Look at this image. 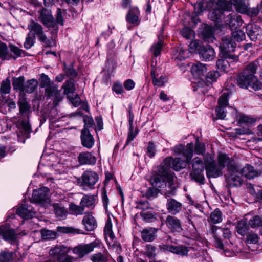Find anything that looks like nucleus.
<instances>
[{
  "label": "nucleus",
  "mask_w": 262,
  "mask_h": 262,
  "mask_svg": "<svg viewBox=\"0 0 262 262\" xmlns=\"http://www.w3.org/2000/svg\"><path fill=\"white\" fill-rule=\"evenodd\" d=\"M259 67L260 64L258 60L247 64L237 78V84L243 89L251 88L255 91L260 90L262 83L255 75Z\"/></svg>",
  "instance_id": "nucleus-1"
},
{
  "label": "nucleus",
  "mask_w": 262,
  "mask_h": 262,
  "mask_svg": "<svg viewBox=\"0 0 262 262\" xmlns=\"http://www.w3.org/2000/svg\"><path fill=\"white\" fill-rule=\"evenodd\" d=\"M193 144L189 143L187 148L184 152V156H183L184 160H181L179 158L173 159L171 157L165 158L163 162L161 164V168L163 169V170H160V172L164 174H166L167 170L168 171L170 168H172L177 171L185 168L187 164L190 163L193 156Z\"/></svg>",
  "instance_id": "nucleus-2"
},
{
  "label": "nucleus",
  "mask_w": 262,
  "mask_h": 262,
  "mask_svg": "<svg viewBox=\"0 0 262 262\" xmlns=\"http://www.w3.org/2000/svg\"><path fill=\"white\" fill-rule=\"evenodd\" d=\"M218 5L221 8H215L209 15V18L214 21H218L222 18L224 10L230 11L232 9V5L234 6L236 11L241 13L246 12V8L248 6V3L245 0H230L229 2L225 0H220Z\"/></svg>",
  "instance_id": "nucleus-3"
},
{
  "label": "nucleus",
  "mask_w": 262,
  "mask_h": 262,
  "mask_svg": "<svg viewBox=\"0 0 262 262\" xmlns=\"http://www.w3.org/2000/svg\"><path fill=\"white\" fill-rule=\"evenodd\" d=\"M16 235L13 229L6 226H0V241L2 239L13 241ZM13 258V254L11 252H3L0 253V262H10Z\"/></svg>",
  "instance_id": "nucleus-4"
},
{
  "label": "nucleus",
  "mask_w": 262,
  "mask_h": 262,
  "mask_svg": "<svg viewBox=\"0 0 262 262\" xmlns=\"http://www.w3.org/2000/svg\"><path fill=\"white\" fill-rule=\"evenodd\" d=\"M39 20L44 25L55 37L58 30V26L54 20L50 10L43 8L39 11Z\"/></svg>",
  "instance_id": "nucleus-5"
},
{
  "label": "nucleus",
  "mask_w": 262,
  "mask_h": 262,
  "mask_svg": "<svg viewBox=\"0 0 262 262\" xmlns=\"http://www.w3.org/2000/svg\"><path fill=\"white\" fill-rule=\"evenodd\" d=\"M192 171L190 173L192 178L200 184L204 183V176L203 174L204 164L199 157L193 159L192 163Z\"/></svg>",
  "instance_id": "nucleus-6"
},
{
  "label": "nucleus",
  "mask_w": 262,
  "mask_h": 262,
  "mask_svg": "<svg viewBox=\"0 0 262 262\" xmlns=\"http://www.w3.org/2000/svg\"><path fill=\"white\" fill-rule=\"evenodd\" d=\"M220 49L223 54V56L226 58L233 59L234 61H237L238 60L237 56L230 53V52L234 51V48L236 47L235 42L230 37L227 36L223 37Z\"/></svg>",
  "instance_id": "nucleus-7"
},
{
  "label": "nucleus",
  "mask_w": 262,
  "mask_h": 262,
  "mask_svg": "<svg viewBox=\"0 0 262 262\" xmlns=\"http://www.w3.org/2000/svg\"><path fill=\"white\" fill-rule=\"evenodd\" d=\"M204 161L208 178H217L222 174V170L218 164L217 165L216 164L214 158L211 155L206 156Z\"/></svg>",
  "instance_id": "nucleus-8"
},
{
  "label": "nucleus",
  "mask_w": 262,
  "mask_h": 262,
  "mask_svg": "<svg viewBox=\"0 0 262 262\" xmlns=\"http://www.w3.org/2000/svg\"><path fill=\"white\" fill-rule=\"evenodd\" d=\"M29 34L32 36L37 37L39 41L44 42L47 46H50L47 43V37L43 31L42 26L37 22L31 20L28 24Z\"/></svg>",
  "instance_id": "nucleus-9"
},
{
  "label": "nucleus",
  "mask_w": 262,
  "mask_h": 262,
  "mask_svg": "<svg viewBox=\"0 0 262 262\" xmlns=\"http://www.w3.org/2000/svg\"><path fill=\"white\" fill-rule=\"evenodd\" d=\"M81 179L80 186L84 190H89L94 188V185L98 181L99 176L94 171L86 170L82 174Z\"/></svg>",
  "instance_id": "nucleus-10"
},
{
  "label": "nucleus",
  "mask_w": 262,
  "mask_h": 262,
  "mask_svg": "<svg viewBox=\"0 0 262 262\" xmlns=\"http://www.w3.org/2000/svg\"><path fill=\"white\" fill-rule=\"evenodd\" d=\"M67 253L66 248L62 246L55 247L50 251V256L57 259L55 262H72L73 258L68 255Z\"/></svg>",
  "instance_id": "nucleus-11"
},
{
  "label": "nucleus",
  "mask_w": 262,
  "mask_h": 262,
  "mask_svg": "<svg viewBox=\"0 0 262 262\" xmlns=\"http://www.w3.org/2000/svg\"><path fill=\"white\" fill-rule=\"evenodd\" d=\"M49 193V190L47 187H42L38 190H34L31 199L32 202L45 206L50 202Z\"/></svg>",
  "instance_id": "nucleus-12"
},
{
  "label": "nucleus",
  "mask_w": 262,
  "mask_h": 262,
  "mask_svg": "<svg viewBox=\"0 0 262 262\" xmlns=\"http://www.w3.org/2000/svg\"><path fill=\"white\" fill-rule=\"evenodd\" d=\"M163 171V169L161 168V164L157 167V173L154 174L150 179V182L154 187H160V184L162 181L167 180L169 185H171L173 180L172 176L167 170V174H164L160 172Z\"/></svg>",
  "instance_id": "nucleus-13"
},
{
  "label": "nucleus",
  "mask_w": 262,
  "mask_h": 262,
  "mask_svg": "<svg viewBox=\"0 0 262 262\" xmlns=\"http://www.w3.org/2000/svg\"><path fill=\"white\" fill-rule=\"evenodd\" d=\"M100 245L99 241H95L88 244L79 245L73 248V252L80 258H82L85 255L93 251L94 248L99 246Z\"/></svg>",
  "instance_id": "nucleus-14"
},
{
  "label": "nucleus",
  "mask_w": 262,
  "mask_h": 262,
  "mask_svg": "<svg viewBox=\"0 0 262 262\" xmlns=\"http://www.w3.org/2000/svg\"><path fill=\"white\" fill-rule=\"evenodd\" d=\"M229 95L223 93L219 98L218 106L215 109L216 116L219 119H224L226 116V108L228 105Z\"/></svg>",
  "instance_id": "nucleus-15"
},
{
  "label": "nucleus",
  "mask_w": 262,
  "mask_h": 262,
  "mask_svg": "<svg viewBox=\"0 0 262 262\" xmlns=\"http://www.w3.org/2000/svg\"><path fill=\"white\" fill-rule=\"evenodd\" d=\"M162 248L165 251H169L181 256H185L188 254L192 256L191 252L193 251L191 247L188 248L184 246L163 245Z\"/></svg>",
  "instance_id": "nucleus-16"
},
{
  "label": "nucleus",
  "mask_w": 262,
  "mask_h": 262,
  "mask_svg": "<svg viewBox=\"0 0 262 262\" xmlns=\"http://www.w3.org/2000/svg\"><path fill=\"white\" fill-rule=\"evenodd\" d=\"M232 170L233 171H228V176L226 178L228 185L230 187L240 186L242 183V179L237 166Z\"/></svg>",
  "instance_id": "nucleus-17"
},
{
  "label": "nucleus",
  "mask_w": 262,
  "mask_h": 262,
  "mask_svg": "<svg viewBox=\"0 0 262 262\" xmlns=\"http://www.w3.org/2000/svg\"><path fill=\"white\" fill-rule=\"evenodd\" d=\"M200 58L204 61H210L215 57L214 50L210 46H201L198 49Z\"/></svg>",
  "instance_id": "nucleus-18"
},
{
  "label": "nucleus",
  "mask_w": 262,
  "mask_h": 262,
  "mask_svg": "<svg viewBox=\"0 0 262 262\" xmlns=\"http://www.w3.org/2000/svg\"><path fill=\"white\" fill-rule=\"evenodd\" d=\"M217 163L222 170L227 167L228 171H232V169L236 167L234 161L225 154H220L218 155Z\"/></svg>",
  "instance_id": "nucleus-19"
},
{
  "label": "nucleus",
  "mask_w": 262,
  "mask_h": 262,
  "mask_svg": "<svg viewBox=\"0 0 262 262\" xmlns=\"http://www.w3.org/2000/svg\"><path fill=\"white\" fill-rule=\"evenodd\" d=\"M246 31L252 41H255L260 39L262 36V30L256 25L248 24L246 27Z\"/></svg>",
  "instance_id": "nucleus-20"
},
{
  "label": "nucleus",
  "mask_w": 262,
  "mask_h": 262,
  "mask_svg": "<svg viewBox=\"0 0 262 262\" xmlns=\"http://www.w3.org/2000/svg\"><path fill=\"white\" fill-rule=\"evenodd\" d=\"M207 70L206 65L199 62L194 63L191 68L192 75L198 79H202L205 77Z\"/></svg>",
  "instance_id": "nucleus-21"
},
{
  "label": "nucleus",
  "mask_w": 262,
  "mask_h": 262,
  "mask_svg": "<svg viewBox=\"0 0 262 262\" xmlns=\"http://www.w3.org/2000/svg\"><path fill=\"white\" fill-rule=\"evenodd\" d=\"M165 222L167 227L172 232L180 233L182 231L181 222L176 217L169 215L166 217Z\"/></svg>",
  "instance_id": "nucleus-22"
},
{
  "label": "nucleus",
  "mask_w": 262,
  "mask_h": 262,
  "mask_svg": "<svg viewBox=\"0 0 262 262\" xmlns=\"http://www.w3.org/2000/svg\"><path fill=\"white\" fill-rule=\"evenodd\" d=\"M17 214L25 219H29L34 217L35 212L33 207L30 205L22 204L20 206L17 211Z\"/></svg>",
  "instance_id": "nucleus-23"
},
{
  "label": "nucleus",
  "mask_w": 262,
  "mask_h": 262,
  "mask_svg": "<svg viewBox=\"0 0 262 262\" xmlns=\"http://www.w3.org/2000/svg\"><path fill=\"white\" fill-rule=\"evenodd\" d=\"M225 22L232 30L233 28L237 29L243 24L241 16L234 13H231L227 15L225 18Z\"/></svg>",
  "instance_id": "nucleus-24"
},
{
  "label": "nucleus",
  "mask_w": 262,
  "mask_h": 262,
  "mask_svg": "<svg viewBox=\"0 0 262 262\" xmlns=\"http://www.w3.org/2000/svg\"><path fill=\"white\" fill-rule=\"evenodd\" d=\"M46 94L49 97H54V104L57 105L62 100L63 96L58 90L57 86L55 85H50L46 88Z\"/></svg>",
  "instance_id": "nucleus-25"
},
{
  "label": "nucleus",
  "mask_w": 262,
  "mask_h": 262,
  "mask_svg": "<svg viewBox=\"0 0 262 262\" xmlns=\"http://www.w3.org/2000/svg\"><path fill=\"white\" fill-rule=\"evenodd\" d=\"M81 139L83 146L91 148L94 144V140L87 128H83L81 131Z\"/></svg>",
  "instance_id": "nucleus-26"
},
{
  "label": "nucleus",
  "mask_w": 262,
  "mask_h": 262,
  "mask_svg": "<svg viewBox=\"0 0 262 262\" xmlns=\"http://www.w3.org/2000/svg\"><path fill=\"white\" fill-rule=\"evenodd\" d=\"M80 165H94L96 159L90 152H83L79 154L78 157Z\"/></svg>",
  "instance_id": "nucleus-27"
},
{
  "label": "nucleus",
  "mask_w": 262,
  "mask_h": 262,
  "mask_svg": "<svg viewBox=\"0 0 262 262\" xmlns=\"http://www.w3.org/2000/svg\"><path fill=\"white\" fill-rule=\"evenodd\" d=\"M96 202V196L90 194H84L82 196L80 205L83 209L85 208L93 209L94 208Z\"/></svg>",
  "instance_id": "nucleus-28"
},
{
  "label": "nucleus",
  "mask_w": 262,
  "mask_h": 262,
  "mask_svg": "<svg viewBox=\"0 0 262 262\" xmlns=\"http://www.w3.org/2000/svg\"><path fill=\"white\" fill-rule=\"evenodd\" d=\"M87 231H93L97 226L96 221L95 217L90 213H85L82 221Z\"/></svg>",
  "instance_id": "nucleus-29"
},
{
  "label": "nucleus",
  "mask_w": 262,
  "mask_h": 262,
  "mask_svg": "<svg viewBox=\"0 0 262 262\" xmlns=\"http://www.w3.org/2000/svg\"><path fill=\"white\" fill-rule=\"evenodd\" d=\"M182 204L173 199H168L166 203V207L169 213L177 214L182 210Z\"/></svg>",
  "instance_id": "nucleus-30"
},
{
  "label": "nucleus",
  "mask_w": 262,
  "mask_h": 262,
  "mask_svg": "<svg viewBox=\"0 0 262 262\" xmlns=\"http://www.w3.org/2000/svg\"><path fill=\"white\" fill-rule=\"evenodd\" d=\"M140 15V11L136 7H133L129 9V10L126 15V20L127 22L138 25L139 23V16Z\"/></svg>",
  "instance_id": "nucleus-31"
},
{
  "label": "nucleus",
  "mask_w": 262,
  "mask_h": 262,
  "mask_svg": "<svg viewBox=\"0 0 262 262\" xmlns=\"http://www.w3.org/2000/svg\"><path fill=\"white\" fill-rule=\"evenodd\" d=\"M239 172L241 175L249 179H253L260 174L249 164H246Z\"/></svg>",
  "instance_id": "nucleus-32"
},
{
  "label": "nucleus",
  "mask_w": 262,
  "mask_h": 262,
  "mask_svg": "<svg viewBox=\"0 0 262 262\" xmlns=\"http://www.w3.org/2000/svg\"><path fill=\"white\" fill-rule=\"evenodd\" d=\"M157 231L154 228H145L141 232V237L145 242H151L156 237Z\"/></svg>",
  "instance_id": "nucleus-33"
},
{
  "label": "nucleus",
  "mask_w": 262,
  "mask_h": 262,
  "mask_svg": "<svg viewBox=\"0 0 262 262\" xmlns=\"http://www.w3.org/2000/svg\"><path fill=\"white\" fill-rule=\"evenodd\" d=\"M62 89L63 90L64 95L67 98H70V96L73 95L76 90L73 79L67 80L62 86Z\"/></svg>",
  "instance_id": "nucleus-34"
},
{
  "label": "nucleus",
  "mask_w": 262,
  "mask_h": 262,
  "mask_svg": "<svg viewBox=\"0 0 262 262\" xmlns=\"http://www.w3.org/2000/svg\"><path fill=\"white\" fill-rule=\"evenodd\" d=\"M256 122V119L245 115L240 116L238 123L242 127H250L253 126Z\"/></svg>",
  "instance_id": "nucleus-35"
},
{
  "label": "nucleus",
  "mask_w": 262,
  "mask_h": 262,
  "mask_svg": "<svg viewBox=\"0 0 262 262\" xmlns=\"http://www.w3.org/2000/svg\"><path fill=\"white\" fill-rule=\"evenodd\" d=\"M189 54V51L185 50L183 47L179 46L176 48L174 56L176 59L182 61L188 58Z\"/></svg>",
  "instance_id": "nucleus-36"
},
{
  "label": "nucleus",
  "mask_w": 262,
  "mask_h": 262,
  "mask_svg": "<svg viewBox=\"0 0 262 262\" xmlns=\"http://www.w3.org/2000/svg\"><path fill=\"white\" fill-rule=\"evenodd\" d=\"M249 191L256 201L262 203V188L258 186H251Z\"/></svg>",
  "instance_id": "nucleus-37"
},
{
  "label": "nucleus",
  "mask_w": 262,
  "mask_h": 262,
  "mask_svg": "<svg viewBox=\"0 0 262 262\" xmlns=\"http://www.w3.org/2000/svg\"><path fill=\"white\" fill-rule=\"evenodd\" d=\"M104 232L107 243V239L109 241H112L116 238L112 231V224L110 219H108L106 223Z\"/></svg>",
  "instance_id": "nucleus-38"
},
{
  "label": "nucleus",
  "mask_w": 262,
  "mask_h": 262,
  "mask_svg": "<svg viewBox=\"0 0 262 262\" xmlns=\"http://www.w3.org/2000/svg\"><path fill=\"white\" fill-rule=\"evenodd\" d=\"M38 85V82L36 79H32L28 80L25 83L23 92L28 93L33 92Z\"/></svg>",
  "instance_id": "nucleus-39"
},
{
  "label": "nucleus",
  "mask_w": 262,
  "mask_h": 262,
  "mask_svg": "<svg viewBox=\"0 0 262 262\" xmlns=\"http://www.w3.org/2000/svg\"><path fill=\"white\" fill-rule=\"evenodd\" d=\"M53 207L57 217L63 219L66 216L68 211L61 204L55 203L53 204Z\"/></svg>",
  "instance_id": "nucleus-40"
},
{
  "label": "nucleus",
  "mask_w": 262,
  "mask_h": 262,
  "mask_svg": "<svg viewBox=\"0 0 262 262\" xmlns=\"http://www.w3.org/2000/svg\"><path fill=\"white\" fill-rule=\"evenodd\" d=\"M57 230L60 233L74 234H84L81 230L72 227H58Z\"/></svg>",
  "instance_id": "nucleus-41"
},
{
  "label": "nucleus",
  "mask_w": 262,
  "mask_h": 262,
  "mask_svg": "<svg viewBox=\"0 0 262 262\" xmlns=\"http://www.w3.org/2000/svg\"><path fill=\"white\" fill-rule=\"evenodd\" d=\"M109 254L107 253H98L91 256L90 259L93 262H107Z\"/></svg>",
  "instance_id": "nucleus-42"
},
{
  "label": "nucleus",
  "mask_w": 262,
  "mask_h": 262,
  "mask_svg": "<svg viewBox=\"0 0 262 262\" xmlns=\"http://www.w3.org/2000/svg\"><path fill=\"white\" fill-rule=\"evenodd\" d=\"M222 221V214L218 209L214 210L210 215L209 222L212 224H217Z\"/></svg>",
  "instance_id": "nucleus-43"
},
{
  "label": "nucleus",
  "mask_w": 262,
  "mask_h": 262,
  "mask_svg": "<svg viewBox=\"0 0 262 262\" xmlns=\"http://www.w3.org/2000/svg\"><path fill=\"white\" fill-rule=\"evenodd\" d=\"M223 59L217 60L216 66L217 69L224 72H226L228 71V67H229V62L228 59L233 60V59L226 58L224 56H223Z\"/></svg>",
  "instance_id": "nucleus-44"
},
{
  "label": "nucleus",
  "mask_w": 262,
  "mask_h": 262,
  "mask_svg": "<svg viewBox=\"0 0 262 262\" xmlns=\"http://www.w3.org/2000/svg\"><path fill=\"white\" fill-rule=\"evenodd\" d=\"M25 78L23 76L14 78L13 79V86L14 90H18L23 92Z\"/></svg>",
  "instance_id": "nucleus-45"
},
{
  "label": "nucleus",
  "mask_w": 262,
  "mask_h": 262,
  "mask_svg": "<svg viewBox=\"0 0 262 262\" xmlns=\"http://www.w3.org/2000/svg\"><path fill=\"white\" fill-rule=\"evenodd\" d=\"M19 107V112L22 116L28 115L30 112V106L29 104L25 100L19 101L18 102Z\"/></svg>",
  "instance_id": "nucleus-46"
},
{
  "label": "nucleus",
  "mask_w": 262,
  "mask_h": 262,
  "mask_svg": "<svg viewBox=\"0 0 262 262\" xmlns=\"http://www.w3.org/2000/svg\"><path fill=\"white\" fill-rule=\"evenodd\" d=\"M11 90V82L8 79L3 80L1 85L0 92L3 95L8 94L10 93Z\"/></svg>",
  "instance_id": "nucleus-47"
},
{
  "label": "nucleus",
  "mask_w": 262,
  "mask_h": 262,
  "mask_svg": "<svg viewBox=\"0 0 262 262\" xmlns=\"http://www.w3.org/2000/svg\"><path fill=\"white\" fill-rule=\"evenodd\" d=\"M231 34L232 37L237 41L243 40L246 37L244 31L237 28L235 29L234 31L232 30Z\"/></svg>",
  "instance_id": "nucleus-48"
},
{
  "label": "nucleus",
  "mask_w": 262,
  "mask_h": 262,
  "mask_svg": "<svg viewBox=\"0 0 262 262\" xmlns=\"http://www.w3.org/2000/svg\"><path fill=\"white\" fill-rule=\"evenodd\" d=\"M236 231L241 235L246 234L248 231V226L246 222L244 221H239L236 226Z\"/></svg>",
  "instance_id": "nucleus-49"
},
{
  "label": "nucleus",
  "mask_w": 262,
  "mask_h": 262,
  "mask_svg": "<svg viewBox=\"0 0 262 262\" xmlns=\"http://www.w3.org/2000/svg\"><path fill=\"white\" fill-rule=\"evenodd\" d=\"M69 210L72 214L75 215L82 214L84 210L81 205H77L74 204H71L70 205Z\"/></svg>",
  "instance_id": "nucleus-50"
},
{
  "label": "nucleus",
  "mask_w": 262,
  "mask_h": 262,
  "mask_svg": "<svg viewBox=\"0 0 262 262\" xmlns=\"http://www.w3.org/2000/svg\"><path fill=\"white\" fill-rule=\"evenodd\" d=\"M168 78L165 75H161L155 78L152 80V83L154 85L160 87L163 86L167 82Z\"/></svg>",
  "instance_id": "nucleus-51"
},
{
  "label": "nucleus",
  "mask_w": 262,
  "mask_h": 262,
  "mask_svg": "<svg viewBox=\"0 0 262 262\" xmlns=\"http://www.w3.org/2000/svg\"><path fill=\"white\" fill-rule=\"evenodd\" d=\"M249 225L252 228H257L262 226V217L258 215L253 216L249 221Z\"/></svg>",
  "instance_id": "nucleus-52"
},
{
  "label": "nucleus",
  "mask_w": 262,
  "mask_h": 262,
  "mask_svg": "<svg viewBox=\"0 0 262 262\" xmlns=\"http://www.w3.org/2000/svg\"><path fill=\"white\" fill-rule=\"evenodd\" d=\"M182 35L187 39H192L194 38V31L188 27H185L181 30Z\"/></svg>",
  "instance_id": "nucleus-53"
},
{
  "label": "nucleus",
  "mask_w": 262,
  "mask_h": 262,
  "mask_svg": "<svg viewBox=\"0 0 262 262\" xmlns=\"http://www.w3.org/2000/svg\"><path fill=\"white\" fill-rule=\"evenodd\" d=\"M41 234L42 238L45 240L54 239L56 236L55 232L46 229L41 231Z\"/></svg>",
  "instance_id": "nucleus-54"
},
{
  "label": "nucleus",
  "mask_w": 262,
  "mask_h": 262,
  "mask_svg": "<svg viewBox=\"0 0 262 262\" xmlns=\"http://www.w3.org/2000/svg\"><path fill=\"white\" fill-rule=\"evenodd\" d=\"M163 45V43L162 41L159 40L157 43L154 45L151 48V51L155 57L158 56L160 54Z\"/></svg>",
  "instance_id": "nucleus-55"
},
{
  "label": "nucleus",
  "mask_w": 262,
  "mask_h": 262,
  "mask_svg": "<svg viewBox=\"0 0 262 262\" xmlns=\"http://www.w3.org/2000/svg\"><path fill=\"white\" fill-rule=\"evenodd\" d=\"M156 147L155 144L152 142H149L146 148L147 156L150 158H153L156 155Z\"/></svg>",
  "instance_id": "nucleus-56"
},
{
  "label": "nucleus",
  "mask_w": 262,
  "mask_h": 262,
  "mask_svg": "<svg viewBox=\"0 0 262 262\" xmlns=\"http://www.w3.org/2000/svg\"><path fill=\"white\" fill-rule=\"evenodd\" d=\"M9 49L10 51L15 56V57H13L14 59L18 57H21L22 55L25 53V51L13 45H9Z\"/></svg>",
  "instance_id": "nucleus-57"
},
{
  "label": "nucleus",
  "mask_w": 262,
  "mask_h": 262,
  "mask_svg": "<svg viewBox=\"0 0 262 262\" xmlns=\"http://www.w3.org/2000/svg\"><path fill=\"white\" fill-rule=\"evenodd\" d=\"M204 37L205 39L208 40L210 39L211 41L213 39V30L212 28L209 26H205L203 31Z\"/></svg>",
  "instance_id": "nucleus-58"
},
{
  "label": "nucleus",
  "mask_w": 262,
  "mask_h": 262,
  "mask_svg": "<svg viewBox=\"0 0 262 262\" xmlns=\"http://www.w3.org/2000/svg\"><path fill=\"white\" fill-rule=\"evenodd\" d=\"M205 152V145L199 142L197 139L194 146V152L198 155H203Z\"/></svg>",
  "instance_id": "nucleus-59"
},
{
  "label": "nucleus",
  "mask_w": 262,
  "mask_h": 262,
  "mask_svg": "<svg viewBox=\"0 0 262 262\" xmlns=\"http://www.w3.org/2000/svg\"><path fill=\"white\" fill-rule=\"evenodd\" d=\"M35 37L28 33L24 46L26 49H30L35 43Z\"/></svg>",
  "instance_id": "nucleus-60"
},
{
  "label": "nucleus",
  "mask_w": 262,
  "mask_h": 262,
  "mask_svg": "<svg viewBox=\"0 0 262 262\" xmlns=\"http://www.w3.org/2000/svg\"><path fill=\"white\" fill-rule=\"evenodd\" d=\"M189 144V143L187 144L185 147H184L182 144L177 145L172 148V150L176 155L182 154L183 156H184V152L187 148Z\"/></svg>",
  "instance_id": "nucleus-61"
},
{
  "label": "nucleus",
  "mask_w": 262,
  "mask_h": 262,
  "mask_svg": "<svg viewBox=\"0 0 262 262\" xmlns=\"http://www.w3.org/2000/svg\"><path fill=\"white\" fill-rule=\"evenodd\" d=\"M8 49L7 45L0 42V58L3 59H8Z\"/></svg>",
  "instance_id": "nucleus-62"
},
{
  "label": "nucleus",
  "mask_w": 262,
  "mask_h": 262,
  "mask_svg": "<svg viewBox=\"0 0 262 262\" xmlns=\"http://www.w3.org/2000/svg\"><path fill=\"white\" fill-rule=\"evenodd\" d=\"M129 130L128 133L127 139L126 141V143H128L134 140L136 136L138 133V130L136 129H134L133 125H129Z\"/></svg>",
  "instance_id": "nucleus-63"
},
{
  "label": "nucleus",
  "mask_w": 262,
  "mask_h": 262,
  "mask_svg": "<svg viewBox=\"0 0 262 262\" xmlns=\"http://www.w3.org/2000/svg\"><path fill=\"white\" fill-rule=\"evenodd\" d=\"M204 10L203 2H197L194 5V12L196 15H200Z\"/></svg>",
  "instance_id": "nucleus-64"
}]
</instances>
